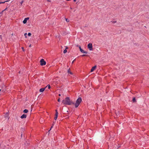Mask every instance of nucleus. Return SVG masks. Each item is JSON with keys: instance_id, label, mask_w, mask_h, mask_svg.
Wrapping results in <instances>:
<instances>
[{"instance_id": "nucleus-28", "label": "nucleus", "mask_w": 149, "mask_h": 149, "mask_svg": "<svg viewBox=\"0 0 149 149\" xmlns=\"http://www.w3.org/2000/svg\"><path fill=\"white\" fill-rule=\"evenodd\" d=\"M22 49L23 50V51H24V48H23V47H22Z\"/></svg>"}, {"instance_id": "nucleus-12", "label": "nucleus", "mask_w": 149, "mask_h": 149, "mask_svg": "<svg viewBox=\"0 0 149 149\" xmlns=\"http://www.w3.org/2000/svg\"><path fill=\"white\" fill-rule=\"evenodd\" d=\"M68 72L69 74H72V73L70 71V70H68Z\"/></svg>"}, {"instance_id": "nucleus-17", "label": "nucleus", "mask_w": 149, "mask_h": 149, "mask_svg": "<svg viewBox=\"0 0 149 149\" xmlns=\"http://www.w3.org/2000/svg\"><path fill=\"white\" fill-rule=\"evenodd\" d=\"M133 102H136V100L135 98H134L133 99Z\"/></svg>"}, {"instance_id": "nucleus-18", "label": "nucleus", "mask_w": 149, "mask_h": 149, "mask_svg": "<svg viewBox=\"0 0 149 149\" xmlns=\"http://www.w3.org/2000/svg\"><path fill=\"white\" fill-rule=\"evenodd\" d=\"M55 111H56V114H56V115L58 114V113L57 110H55Z\"/></svg>"}, {"instance_id": "nucleus-5", "label": "nucleus", "mask_w": 149, "mask_h": 149, "mask_svg": "<svg viewBox=\"0 0 149 149\" xmlns=\"http://www.w3.org/2000/svg\"><path fill=\"white\" fill-rule=\"evenodd\" d=\"M29 19V17L25 18L23 21V23L24 24H26L27 22V20Z\"/></svg>"}, {"instance_id": "nucleus-27", "label": "nucleus", "mask_w": 149, "mask_h": 149, "mask_svg": "<svg viewBox=\"0 0 149 149\" xmlns=\"http://www.w3.org/2000/svg\"><path fill=\"white\" fill-rule=\"evenodd\" d=\"M58 115V114L56 115V114H55V116L57 117Z\"/></svg>"}, {"instance_id": "nucleus-33", "label": "nucleus", "mask_w": 149, "mask_h": 149, "mask_svg": "<svg viewBox=\"0 0 149 149\" xmlns=\"http://www.w3.org/2000/svg\"><path fill=\"white\" fill-rule=\"evenodd\" d=\"M61 94H59L58 95H59V96H61Z\"/></svg>"}, {"instance_id": "nucleus-32", "label": "nucleus", "mask_w": 149, "mask_h": 149, "mask_svg": "<svg viewBox=\"0 0 149 149\" xmlns=\"http://www.w3.org/2000/svg\"><path fill=\"white\" fill-rule=\"evenodd\" d=\"M74 60L72 62V63H73L74 62Z\"/></svg>"}, {"instance_id": "nucleus-13", "label": "nucleus", "mask_w": 149, "mask_h": 149, "mask_svg": "<svg viewBox=\"0 0 149 149\" xmlns=\"http://www.w3.org/2000/svg\"><path fill=\"white\" fill-rule=\"evenodd\" d=\"M47 87H48L49 89L51 88L49 84L47 85V86H46V88H47Z\"/></svg>"}, {"instance_id": "nucleus-8", "label": "nucleus", "mask_w": 149, "mask_h": 149, "mask_svg": "<svg viewBox=\"0 0 149 149\" xmlns=\"http://www.w3.org/2000/svg\"><path fill=\"white\" fill-rule=\"evenodd\" d=\"M80 50L83 53L87 54V52L84 51L82 49H80Z\"/></svg>"}, {"instance_id": "nucleus-22", "label": "nucleus", "mask_w": 149, "mask_h": 149, "mask_svg": "<svg viewBox=\"0 0 149 149\" xmlns=\"http://www.w3.org/2000/svg\"><path fill=\"white\" fill-rule=\"evenodd\" d=\"M57 117H56V116H55V117H54V119H55V120H56V119H57Z\"/></svg>"}, {"instance_id": "nucleus-4", "label": "nucleus", "mask_w": 149, "mask_h": 149, "mask_svg": "<svg viewBox=\"0 0 149 149\" xmlns=\"http://www.w3.org/2000/svg\"><path fill=\"white\" fill-rule=\"evenodd\" d=\"M88 48L90 51L93 50L92 44V43H90L88 45Z\"/></svg>"}, {"instance_id": "nucleus-23", "label": "nucleus", "mask_w": 149, "mask_h": 149, "mask_svg": "<svg viewBox=\"0 0 149 149\" xmlns=\"http://www.w3.org/2000/svg\"><path fill=\"white\" fill-rule=\"evenodd\" d=\"M86 56V55L83 54V55H82L81 56Z\"/></svg>"}, {"instance_id": "nucleus-16", "label": "nucleus", "mask_w": 149, "mask_h": 149, "mask_svg": "<svg viewBox=\"0 0 149 149\" xmlns=\"http://www.w3.org/2000/svg\"><path fill=\"white\" fill-rule=\"evenodd\" d=\"M111 22L113 23H115L116 22V21H112Z\"/></svg>"}, {"instance_id": "nucleus-24", "label": "nucleus", "mask_w": 149, "mask_h": 149, "mask_svg": "<svg viewBox=\"0 0 149 149\" xmlns=\"http://www.w3.org/2000/svg\"><path fill=\"white\" fill-rule=\"evenodd\" d=\"M58 101L59 102L60 101V98H59L58 100Z\"/></svg>"}, {"instance_id": "nucleus-3", "label": "nucleus", "mask_w": 149, "mask_h": 149, "mask_svg": "<svg viewBox=\"0 0 149 149\" xmlns=\"http://www.w3.org/2000/svg\"><path fill=\"white\" fill-rule=\"evenodd\" d=\"M40 65L42 66L45 65L46 64V62L43 59H42L40 61Z\"/></svg>"}, {"instance_id": "nucleus-25", "label": "nucleus", "mask_w": 149, "mask_h": 149, "mask_svg": "<svg viewBox=\"0 0 149 149\" xmlns=\"http://www.w3.org/2000/svg\"><path fill=\"white\" fill-rule=\"evenodd\" d=\"M79 49H80H80H81V47L80 46H79Z\"/></svg>"}, {"instance_id": "nucleus-11", "label": "nucleus", "mask_w": 149, "mask_h": 149, "mask_svg": "<svg viewBox=\"0 0 149 149\" xmlns=\"http://www.w3.org/2000/svg\"><path fill=\"white\" fill-rule=\"evenodd\" d=\"M23 112L24 113H27L28 112V110L26 109H25L24 110Z\"/></svg>"}, {"instance_id": "nucleus-2", "label": "nucleus", "mask_w": 149, "mask_h": 149, "mask_svg": "<svg viewBox=\"0 0 149 149\" xmlns=\"http://www.w3.org/2000/svg\"><path fill=\"white\" fill-rule=\"evenodd\" d=\"M82 101V99L81 97H79L76 100L75 104V107L77 108L78 107Z\"/></svg>"}, {"instance_id": "nucleus-21", "label": "nucleus", "mask_w": 149, "mask_h": 149, "mask_svg": "<svg viewBox=\"0 0 149 149\" xmlns=\"http://www.w3.org/2000/svg\"><path fill=\"white\" fill-rule=\"evenodd\" d=\"M66 21L67 22H69V20L68 19H66Z\"/></svg>"}, {"instance_id": "nucleus-7", "label": "nucleus", "mask_w": 149, "mask_h": 149, "mask_svg": "<svg viewBox=\"0 0 149 149\" xmlns=\"http://www.w3.org/2000/svg\"><path fill=\"white\" fill-rule=\"evenodd\" d=\"M26 115L25 114H24L21 116V118L22 119H23L24 118H26Z\"/></svg>"}, {"instance_id": "nucleus-19", "label": "nucleus", "mask_w": 149, "mask_h": 149, "mask_svg": "<svg viewBox=\"0 0 149 149\" xmlns=\"http://www.w3.org/2000/svg\"><path fill=\"white\" fill-rule=\"evenodd\" d=\"M27 34L26 33H25L24 34V36H25V37L26 38V35H27Z\"/></svg>"}, {"instance_id": "nucleus-15", "label": "nucleus", "mask_w": 149, "mask_h": 149, "mask_svg": "<svg viewBox=\"0 0 149 149\" xmlns=\"http://www.w3.org/2000/svg\"><path fill=\"white\" fill-rule=\"evenodd\" d=\"M67 52V50H66V49H65L64 50V51H63V53H65Z\"/></svg>"}, {"instance_id": "nucleus-31", "label": "nucleus", "mask_w": 149, "mask_h": 149, "mask_svg": "<svg viewBox=\"0 0 149 149\" xmlns=\"http://www.w3.org/2000/svg\"><path fill=\"white\" fill-rule=\"evenodd\" d=\"M31 46V45H30L29 46V47H30Z\"/></svg>"}, {"instance_id": "nucleus-26", "label": "nucleus", "mask_w": 149, "mask_h": 149, "mask_svg": "<svg viewBox=\"0 0 149 149\" xmlns=\"http://www.w3.org/2000/svg\"><path fill=\"white\" fill-rule=\"evenodd\" d=\"M79 49H80H80H81V47L80 46H79Z\"/></svg>"}, {"instance_id": "nucleus-10", "label": "nucleus", "mask_w": 149, "mask_h": 149, "mask_svg": "<svg viewBox=\"0 0 149 149\" xmlns=\"http://www.w3.org/2000/svg\"><path fill=\"white\" fill-rule=\"evenodd\" d=\"M8 116H9V115L8 113H6L4 116L6 118H8V119L9 118V117Z\"/></svg>"}, {"instance_id": "nucleus-1", "label": "nucleus", "mask_w": 149, "mask_h": 149, "mask_svg": "<svg viewBox=\"0 0 149 149\" xmlns=\"http://www.w3.org/2000/svg\"><path fill=\"white\" fill-rule=\"evenodd\" d=\"M62 103L65 105H70L72 104H74L70 100L69 98L68 97H66L64 100L62 101Z\"/></svg>"}, {"instance_id": "nucleus-35", "label": "nucleus", "mask_w": 149, "mask_h": 149, "mask_svg": "<svg viewBox=\"0 0 149 149\" xmlns=\"http://www.w3.org/2000/svg\"><path fill=\"white\" fill-rule=\"evenodd\" d=\"M52 127H51V129H50V130H49V131H50V130H51V128H52Z\"/></svg>"}, {"instance_id": "nucleus-6", "label": "nucleus", "mask_w": 149, "mask_h": 149, "mask_svg": "<svg viewBox=\"0 0 149 149\" xmlns=\"http://www.w3.org/2000/svg\"><path fill=\"white\" fill-rule=\"evenodd\" d=\"M96 68V66H94L93 67L91 70V72H93L94 70H95Z\"/></svg>"}, {"instance_id": "nucleus-36", "label": "nucleus", "mask_w": 149, "mask_h": 149, "mask_svg": "<svg viewBox=\"0 0 149 149\" xmlns=\"http://www.w3.org/2000/svg\"><path fill=\"white\" fill-rule=\"evenodd\" d=\"M1 3V2H0V4Z\"/></svg>"}, {"instance_id": "nucleus-29", "label": "nucleus", "mask_w": 149, "mask_h": 149, "mask_svg": "<svg viewBox=\"0 0 149 149\" xmlns=\"http://www.w3.org/2000/svg\"><path fill=\"white\" fill-rule=\"evenodd\" d=\"M47 1H49V2H50V0H47Z\"/></svg>"}, {"instance_id": "nucleus-9", "label": "nucleus", "mask_w": 149, "mask_h": 149, "mask_svg": "<svg viewBox=\"0 0 149 149\" xmlns=\"http://www.w3.org/2000/svg\"><path fill=\"white\" fill-rule=\"evenodd\" d=\"M45 88H41L40 89V90H39L40 92H43L45 90Z\"/></svg>"}, {"instance_id": "nucleus-34", "label": "nucleus", "mask_w": 149, "mask_h": 149, "mask_svg": "<svg viewBox=\"0 0 149 149\" xmlns=\"http://www.w3.org/2000/svg\"><path fill=\"white\" fill-rule=\"evenodd\" d=\"M74 2H75L76 1V0H74Z\"/></svg>"}, {"instance_id": "nucleus-20", "label": "nucleus", "mask_w": 149, "mask_h": 149, "mask_svg": "<svg viewBox=\"0 0 149 149\" xmlns=\"http://www.w3.org/2000/svg\"><path fill=\"white\" fill-rule=\"evenodd\" d=\"M8 1H5L4 2H1V3H5L6 2H7Z\"/></svg>"}, {"instance_id": "nucleus-30", "label": "nucleus", "mask_w": 149, "mask_h": 149, "mask_svg": "<svg viewBox=\"0 0 149 149\" xmlns=\"http://www.w3.org/2000/svg\"><path fill=\"white\" fill-rule=\"evenodd\" d=\"M6 8L4 10H3L2 12H3L4 10H6Z\"/></svg>"}, {"instance_id": "nucleus-14", "label": "nucleus", "mask_w": 149, "mask_h": 149, "mask_svg": "<svg viewBox=\"0 0 149 149\" xmlns=\"http://www.w3.org/2000/svg\"><path fill=\"white\" fill-rule=\"evenodd\" d=\"M28 35L29 36H30L31 35V34L30 33H28Z\"/></svg>"}]
</instances>
